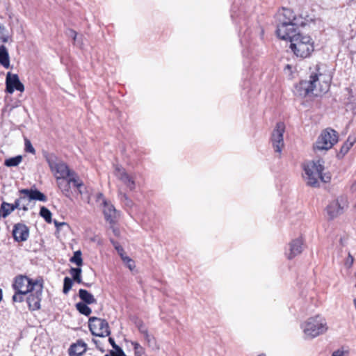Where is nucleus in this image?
I'll list each match as a JSON object with an SVG mask.
<instances>
[{"instance_id":"72a5a7b5","label":"nucleus","mask_w":356,"mask_h":356,"mask_svg":"<svg viewBox=\"0 0 356 356\" xmlns=\"http://www.w3.org/2000/svg\"><path fill=\"white\" fill-rule=\"evenodd\" d=\"M121 259L123 261V262L127 265V266L129 268V270H133L135 268V262L130 257L124 254L122 257H121Z\"/></svg>"},{"instance_id":"2eb2a0df","label":"nucleus","mask_w":356,"mask_h":356,"mask_svg":"<svg viewBox=\"0 0 356 356\" xmlns=\"http://www.w3.org/2000/svg\"><path fill=\"white\" fill-rule=\"evenodd\" d=\"M13 236L15 241H26L29 236V229L23 223H17L14 225Z\"/></svg>"},{"instance_id":"4c0bfd02","label":"nucleus","mask_w":356,"mask_h":356,"mask_svg":"<svg viewBox=\"0 0 356 356\" xmlns=\"http://www.w3.org/2000/svg\"><path fill=\"white\" fill-rule=\"evenodd\" d=\"M24 199H25V197H22L19 199H17L15 201L14 204H10V208H11V210L13 211L16 209H21V207H20L21 201Z\"/></svg>"},{"instance_id":"4468645a","label":"nucleus","mask_w":356,"mask_h":356,"mask_svg":"<svg viewBox=\"0 0 356 356\" xmlns=\"http://www.w3.org/2000/svg\"><path fill=\"white\" fill-rule=\"evenodd\" d=\"M6 92L12 94L15 90L20 92L24 90V85L20 82L17 74H13L10 72H8L6 79Z\"/></svg>"},{"instance_id":"f257e3e1","label":"nucleus","mask_w":356,"mask_h":356,"mask_svg":"<svg viewBox=\"0 0 356 356\" xmlns=\"http://www.w3.org/2000/svg\"><path fill=\"white\" fill-rule=\"evenodd\" d=\"M47 162L56 180V184L62 193L67 197L71 195L70 179L75 177L77 174L71 170L68 165L54 154L46 156Z\"/></svg>"},{"instance_id":"79ce46f5","label":"nucleus","mask_w":356,"mask_h":356,"mask_svg":"<svg viewBox=\"0 0 356 356\" xmlns=\"http://www.w3.org/2000/svg\"><path fill=\"white\" fill-rule=\"evenodd\" d=\"M67 34L69 37H72L74 42L76 41L77 33L73 29H68L67 31Z\"/></svg>"},{"instance_id":"5701e85b","label":"nucleus","mask_w":356,"mask_h":356,"mask_svg":"<svg viewBox=\"0 0 356 356\" xmlns=\"http://www.w3.org/2000/svg\"><path fill=\"white\" fill-rule=\"evenodd\" d=\"M296 17L291 9L284 8L282 13L280 15L279 22H283L284 21H291V22H296Z\"/></svg>"},{"instance_id":"20e7f679","label":"nucleus","mask_w":356,"mask_h":356,"mask_svg":"<svg viewBox=\"0 0 356 356\" xmlns=\"http://www.w3.org/2000/svg\"><path fill=\"white\" fill-rule=\"evenodd\" d=\"M301 328L305 339H314L324 334L328 330L326 319L321 316L316 315L308 318L301 324Z\"/></svg>"},{"instance_id":"39448f33","label":"nucleus","mask_w":356,"mask_h":356,"mask_svg":"<svg viewBox=\"0 0 356 356\" xmlns=\"http://www.w3.org/2000/svg\"><path fill=\"white\" fill-rule=\"evenodd\" d=\"M290 48L293 54L300 58H305L312 54L314 50V42L307 35L299 33L293 36L290 42Z\"/></svg>"},{"instance_id":"6e6d98bb","label":"nucleus","mask_w":356,"mask_h":356,"mask_svg":"<svg viewBox=\"0 0 356 356\" xmlns=\"http://www.w3.org/2000/svg\"><path fill=\"white\" fill-rule=\"evenodd\" d=\"M355 209H356V204H355Z\"/></svg>"},{"instance_id":"393cba45","label":"nucleus","mask_w":356,"mask_h":356,"mask_svg":"<svg viewBox=\"0 0 356 356\" xmlns=\"http://www.w3.org/2000/svg\"><path fill=\"white\" fill-rule=\"evenodd\" d=\"M87 305L82 302H78L76 304V308L81 314L88 316L91 314L92 310Z\"/></svg>"},{"instance_id":"7ed1b4c3","label":"nucleus","mask_w":356,"mask_h":356,"mask_svg":"<svg viewBox=\"0 0 356 356\" xmlns=\"http://www.w3.org/2000/svg\"><path fill=\"white\" fill-rule=\"evenodd\" d=\"M324 162L322 160L316 161H311L304 164L305 175L304 178L308 186L317 187L319 186V179L323 182L327 183L330 180V176L323 175L322 172Z\"/></svg>"},{"instance_id":"de8ad7c7","label":"nucleus","mask_w":356,"mask_h":356,"mask_svg":"<svg viewBox=\"0 0 356 356\" xmlns=\"http://www.w3.org/2000/svg\"><path fill=\"white\" fill-rule=\"evenodd\" d=\"M291 65H286L284 67V72L285 73H289V74L291 73Z\"/></svg>"},{"instance_id":"603ef678","label":"nucleus","mask_w":356,"mask_h":356,"mask_svg":"<svg viewBox=\"0 0 356 356\" xmlns=\"http://www.w3.org/2000/svg\"><path fill=\"white\" fill-rule=\"evenodd\" d=\"M102 197H103V195L102 193H99L98 198H102Z\"/></svg>"},{"instance_id":"ea45409f","label":"nucleus","mask_w":356,"mask_h":356,"mask_svg":"<svg viewBox=\"0 0 356 356\" xmlns=\"http://www.w3.org/2000/svg\"><path fill=\"white\" fill-rule=\"evenodd\" d=\"M353 262H354L353 257L350 254V253H348V257L346 258V259L345 261V266L347 268H350L353 266Z\"/></svg>"},{"instance_id":"9d476101","label":"nucleus","mask_w":356,"mask_h":356,"mask_svg":"<svg viewBox=\"0 0 356 356\" xmlns=\"http://www.w3.org/2000/svg\"><path fill=\"white\" fill-rule=\"evenodd\" d=\"M285 131V126L283 122H278L276 124L275 129L273 130L271 136V141L275 151L277 153H281L284 147L283 134Z\"/></svg>"},{"instance_id":"aec40b11","label":"nucleus","mask_w":356,"mask_h":356,"mask_svg":"<svg viewBox=\"0 0 356 356\" xmlns=\"http://www.w3.org/2000/svg\"><path fill=\"white\" fill-rule=\"evenodd\" d=\"M86 350V344L81 341H78L70 346L69 354L70 356H81Z\"/></svg>"},{"instance_id":"c9c22d12","label":"nucleus","mask_w":356,"mask_h":356,"mask_svg":"<svg viewBox=\"0 0 356 356\" xmlns=\"http://www.w3.org/2000/svg\"><path fill=\"white\" fill-rule=\"evenodd\" d=\"M5 27L3 26H2L1 24H0V42H8V35H6L5 34Z\"/></svg>"},{"instance_id":"c85d7f7f","label":"nucleus","mask_w":356,"mask_h":356,"mask_svg":"<svg viewBox=\"0 0 356 356\" xmlns=\"http://www.w3.org/2000/svg\"><path fill=\"white\" fill-rule=\"evenodd\" d=\"M81 268H72L70 269V274L73 277V280L79 284L82 282L81 280Z\"/></svg>"},{"instance_id":"9b49d317","label":"nucleus","mask_w":356,"mask_h":356,"mask_svg":"<svg viewBox=\"0 0 356 356\" xmlns=\"http://www.w3.org/2000/svg\"><path fill=\"white\" fill-rule=\"evenodd\" d=\"M13 286L15 291L28 293L35 289V280L25 275H18L15 277Z\"/></svg>"},{"instance_id":"3c124183","label":"nucleus","mask_w":356,"mask_h":356,"mask_svg":"<svg viewBox=\"0 0 356 356\" xmlns=\"http://www.w3.org/2000/svg\"><path fill=\"white\" fill-rule=\"evenodd\" d=\"M2 298H3V293H2L1 289L0 288V302L2 300Z\"/></svg>"},{"instance_id":"f3484780","label":"nucleus","mask_w":356,"mask_h":356,"mask_svg":"<svg viewBox=\"0 0 356 356\" xmlns=\"http://www.w3.org/2000/svg\"><path fill=\"white\" fill-rule=\"evenodd\" d=\"M103 212L106 220L111 224H114L119 216L118 211L115 209L113 204L107 202L105 200H103Z\"/></svg>"},{"instance_id":"a878e982","label":"nucleus","mask_w":356,"mask_h":356,"mask_svg":"<svg viewBox=\"0 0 356 356\" xmlns=\"http://www.w3.org/2000/svg\"><path fill=\"white\" fill-rule=\"evenodd\" d=\"M355 141V138L349 137L342 145L340 150V154H341L342 155H345L353 147Z\"/></svg>"},{"instance_id":"37998d69","label":"nucleus","mask_w":356,"mask_h":356,"mask_svg":"<svg viewBox=\"0 0 356 356\" xmlns=\"http://www.w3.org/2000/svg\"><path fill=\"white\" fill-rule=\"evenodd\" d=\"M111 354L112 356H126L120 347L119 348L115 349V352H112Z\"/></svg>"},{"instance_id":"f704fd0d","label":"nucleus","mask_w":356,"mask_h":356,"mask_svg":"<svg viewBox=\"0 0 356 356\" xmlns=\"http://www.w3.org/2000/svg\"><path fill=\"white\" fill-rule=\"evenodd\" d=\"M27 293H20L19 291H15V293L13 296V301L15 302H22L24 301V296Z\"/></svg>"},{"instance_id":"09e8293b","label":"nucleus","mask_w":356,"mask_h":356,"mask_svg":"<svg viewBox=\"0 0 356 356\" xmlns=\"http://www.w3.org/2000/svg\"><path fill=\"white\" fill-rule=\"evenodd\" d=\"M65 222H58L56 220H54V225L56 227H58L59 226L64 225Z\"/></svg>"},{"instance_id":"e433bc0d","label":"nucleus","mask_w":356,"mask_h":356,"mask_svg":"<svg viewBox=\"0 0 356 356\" xmlns=\"http://www.w3.org/2000/svg\"><path fill=\"white\" fill-rule=\"evenodd\" d=\"M25 150L27 152H30L33 154H35V150L34 147H33L31 141L28 139H25Z\"/></svg>"},{"instance_id":"49530a36","label":"nucleus","mask_w":356,"mask_h":356,"mask_svg":"<svg viewBox=\"0 0 356 356\" xmlns=\"http://www.w3.org/2000/svg\"><path fill=\"white\" fill-rule=\"evenodd\" d=\"M108 341H109V343H111V345L112 346V347H113L114 349H117V348H120V346H118L115 343V341H114V339H113V338L109 337V339H108Z\"/></svg>"},{"instance_id":"a19ab883","label":"nucleus","mask_w":356,"mask_h":356,"mask_svg":"<svg viewBox=\"0 0 356 356\" xmlns=\"http://www.w3.org/2000/svg\"><path fill=\"white\" fill-rule=\"evenodd\" d=\"M137 327L139 330V332L141 333V334H144V333H146L147 332H148L147 330V328L146 327V326L143 324V322H138L137 323Z\"/></svg>"},{"instance_id":"c03bdc74","label":"nucleus","mask_w":356,"mask_h":356,"mask_svg":"<svg viewBox=\"0 0 356 356\" xmlns=\"http://www.w3.org/2000/svg\"><path fill=\"white\" fill-rule=\"evenodd\" d=\"M345 351L343 350H337L334 351L332 354V356H344L345 355Z\"/></svg>"},{"instance_id":"6e6552de","label":"nucleus","mask_w":356,"mask_h":356,"mask_svg":"<svg viewBox=\"0 0 356 356\" xmlns=\"http://www.w3.org/2000/svg\"><path fill=\"white\" fill-rule=\"evenodd\" d=\"M276 32L279 38L285 40H289L290 42L293 36L300 33L296 22H291V21L280 22Z\"/></svg>"},{"instance_id":"c756f323","label":"nucleus","mask_w":356,"mask_h":356,"mask_svg":"<svg viewBox=\"0 0 356 356\" xmlns=\"http://www.w3.org/2000/svg\"><path fill=\"white\" fill-rule=\"evenodd\" d=\"M40 216L47 222L48 223L51 222V213L46 207H42L40 211Z\"/></svg>"},{"instance_id":"412c9836","label":"nucleus","mask_w":356,"mask_h":356,"mask_svg":"<svg viewBox=\"0 0 356 356\" xmlns=\"http://www.w3.org/2000/svg\"><path fill=\"white\" fill-rule=\"evenodd\" d=\"M79 296L83 302L86 304L90 305L97 302V300L93 296V295L89 293L87 290L81 289L79 291Z\"/></svg>"},{"instance_id":"58836bf2","label":"nucleus","mask_w":356,"mask_h":356,"mask_svg":"<svg viewBox=\"0 0 356 356\" xmlns=\"http://www.w3.org/2000/svg\"><path fill=\"white\" fill-rule=\"evenodd\" d=\"M111 243L113 244L115 248L118 251V254H120V257H122L125 254L124 251L121 245H119L118 243L115 242L113 240H111Z\"/></svg>"},{"instance_id":"473e14b6","label":"nucleus","mask_w":356,"mask_h":356,"mask_svg":"<svg viewBox=\"0 0 356 356\" xmlns=\"http://www.w3.org/2000/svg\"><path fill=\"white\" fill-rule=\"evenodd\" d=\"M131 345L134 346L136 356H143L145 350L144 348L136 341H132Z\"/></svg>"},{"instance_id":"dca6fc26","label":"nucleus","mask_w":356,"mask_h":356,"mask_svg":"<svg viewBox=\"0 0 356 356\" xmlns=\"http://www.w3.org/2000/svg\"><path fill=\"white\" fill-rule=\"evenodd\" d=\"M289 252H286V254L289 259H292L302 252L303 240L300 237L296 238L289 244Z\"/></svg>"},{"instance_id":"0eeeda50","label":"nucleus","mask_w":356,"mask_h":356,"mask_svg":"<svg viewBox=\"0 0 356 356\" xmlns=\"http://www.w3.org/2000/svg\"><path fill=\"white\" fill-rule=\"evenodd\" d=\"M88 326L91 333L95 336L106 337L111 334L109 325L105 319L90 317Z\"/></svg>"},{"instance_id":"864d4df0","label":"nucleus","mask_w":356,"mask_h":356,"mask_svg":"<svg viewBox=\"0 0 356 356\" xmlns=\"http://www.w3.org/2000/svg\"><path fill=\"white\" fill-rule=\"evenodd\" d=\"M22 209L23 210H24V211L27 210V208H26L25 206L22 207Z\"/></svg>"},{"instance_id":"bb28decb","label":"nucleus","mask_w":356,"mask_h":356,"mask_svg":"<svg viewBox=\"0 0 356 356\" xmlns=\"http://www.w3.org/2000/svg\"><path fill=\"white\" fill-rule=\"evenodd\" d=\"M118 196L125 207L131 208L134 206L133 201L127 196L126 193L119 191Z\"/></svg>"},{"instance_id":"cd10ccee","label":"nucleus","mask_w":356,"mask_h":356,"mask_svg":"<svg viewBox=\"0 0 356 356\" xmlns=\"http://www.w3.org/2000/svg\"><path fill=\"white\" fill-rule=\"evenodd\" d=\"M13 211L10 208V204L3 202L0 206V218H6Z\"/></svg>"},{"instance_id":"4be33fe9","label":"nucleus","mask_w":356,"mask_h":356,"mask_svg":"<svg viewBox=\"0 0 356 356\" xmlns=\"http://www.w3.org/2000/svg\"><path fill=\"white\" fill-rule=\"evenodd\" d=\"M0 64L5 68L10 67V58L7 49L4 45L0 46Z\"/></svg>"},{"instance_id":"b1692460","label":"nucleus","mask_w":356,"mask_h":356,"mask_svg":"<svg viewBox=\"0 0 356 356\" xmlns=\"http://www.w3.org/2000/svg\"><path fill=\"white\" fill-rule=\"evenodd\" d=\"M22 156L18 155L15 157L6 159L4 161V165L7 167H16L22 162Z\"/></svg>"},{"instance_id":"2f4dec72","label":"nucleus","mask_w":356,"mask_h":356,"mask_svg":"<svg viewBox=\"0 0 356 356\" xmlns=\"http://www.w3.org/2000/svg\"><path fill=\"white\" fill-rule=\"evenodd\" d=\"M73 284L72 280L68 277H65L63 281V293L67 294L72 289Z\"/></svg>"},{"instance_id":"5fc2aeb1","label":"nucleus","mask_w":356,"mask_h":356,"mask_svg":"<svg viewBox=\"0 0 356 356\" xmlns=\"http://www.w3.org/2000/svg\"><path fill=\"white\" fill-rule=\"evenodd\" d=\"M341 243L343 245V240L342 238L340 239Z\"/></svg>"},{"instance_id":"a211bd4d","label":"nucleus","mask_w":356,"mask_h":356,"mask_svg":"<svg viewBox=\"0 0 356 356\" xmlns=\"http://www.w3.org/2000/svg\"><path fill=\"white\" fill-rule=\"evenodd\" d=\"M71 184L76 188L78 193L82 196V198L85 200L87 203H90V195L88 193L86 188L84 187L83 181L79 179V176L76 175L75 177H72L70 179V186Z\"/></svg>"},{"instance_id":"7c9ffc66","label":"nucleus","mask_w":356,"mask_h":356,"mask_svg":"<svg viewBox=\"0 0 356 356\" xmlns=\"http://www.w3.org/2000/svg\"><path fill=\"white\" fill-rule=\"evenodd\" d=\"M70 261L74 263L78 266H80L83 264V260L81 258V252L80 250L76 251L74 253V255L70 259Z\"/></svg>"},{"instance_id":"f03ea898","label":"nucleus","mask_w":356,"mask_h":356,"mask_svg":"<svg viewBox=\"0 0 356 356\" xmlns=\"http://www.w3.org/2000/svg\"><path fill=\"white\" fill-rule=\"evenodd\" d=\"M330 83L329 75L316 72L310 74L309 80L301 81L296 88L300 95L306 96L312 93L318 96L328 91Z\"/></svg>"},{"instance_id":"8fccbe9b","label":"nucleus","mask_w":356,"mask_h":356,"mask_svg":"<svg viewBox=\"0 0 356 356\" xmlns=\"http://www.w3.org/2000/svg\"><path fill=\"white\" fill-rule=\"evenodd\" d=\"M113 232L115 236L119 235V230L115 227H113Z\"/></svg>"},{"instance_id":"f8f14e48","label":"nucleus","mask_w":356,"mask_h":356,"mask_svg":"<svg viewBox=\"0 0 356 356\" xmlns=\"http://www.w3.org/2000/svg\"><path fill=\"white\" fill-rule=\"evenodd\" d=\"M115 176L120 181L129 191H134L136 188L135 178L129 175L123 168L115 166L114 170Z\"/></svg>"},{"instance_id":"1a4fd4ad","label":"nucleus","mask_w":356,"mask_h":356,"mask_svg":"<svg viewBox=\"0 0 356 356\" xmlns=\"http://www.w3.org/2000/svg\"><path fill=\"white\" fill-rule=\"evenodd\" d=\"M43 289V280L37 279L35 280V289L30 291V295L27 298V303L29 309L32 311L38 310L40 308L41 296Z\"/></svg>"},{"instance_id":"ddd939ff","label":"nucleus","mask_w":356,"mask_h":356,"mask_svg":"<svg viewBox=\"0 0 356 356\" xmlns=\"http://www.w3.org/2000/svg\"><path fill=\"white\" fill-rule=\"evenodd\" d=\"M348 207L346 201L337 200L330 202L327 207V213L330 218L333 219L342 214Z\"/></svg>"},{"instance_id":"423d86ee","label":"nucleus","mask_w":356,"mask_h":356,"mask_svg":"<svg viewBox=\"0 0 356 356\" xmlns=\"http://www.w3.org/2000/svg\"><path fill=\"white\" fill-rule=\"evenodd\" d=\"M338 136L337 131L332 129L324 130L318 136L314 148L318 150H327L337 142Z\"/></svg>"},{"instance_id":"a18cd8bd","label":"nucleus","mask_w":356,"mask_h":356,"mask_svg":"<svg viewBox=\"0 0 356 356\" xmlns=\"http://www.w3.org/2000/svg\"><path fill=\"white\" fill-rule=\"evenodd\" d=\"M144 335V337H145V339L149 343H151V341L154 339V338L150 336L148 333V332H147L146 333H144L143 334Z\"/></svg>"},{"instance_id":"6ab92c4d","label":"nucleus","mask_w":356,"mask_h":356,"mask_svg":"<svg viewBox=\"0 0 356 356\" xmlns=\"http://www.w3.org/2000/svg\"><path fill=\"white\" fill-rule=\"evenodd\" d=\"M20 193L27 196L29 200H39L41 202H46L47 200V197L38 190L22 189Z\"/></svg>"}]
</instances>
